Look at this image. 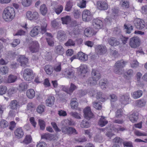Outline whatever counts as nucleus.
Instances as JSON below:
<instances>
[{"instance_id": "nucleus-3", "label": "nucleus", "mask_w": 147, "mask_h": 147, "mask_svg": "<svg viewBox=\"0 0 147 147\" xmlns=\"http://www.w3.org/2000/svg\"><path fill=\"white\" fill-rule=\"evenodd\" d=\"M23 77L24 80L29 81L32 80L34 78V74L32 70L30 69H24L23 72Z\"/></svg>"}, {"instance_id": "nucleus-33", "label": "nucleus", "mask_w": 147, "mask_h": 147, "mask_svg": "<svg viewBox=\"0 0 147 147\" xmlns=\"http://www.w3.org/2000/svg\"><path fill=\"white\" fill-rule=\"evenodd\" d=\"M57 36L58 39L61 41H63L66 38L65 32L62 31H58Z\"/></svg>"}, {"instance_id": "nucleus-53", "label": "nucleus", "mask_w": 147, "mask_h": 147, "mask_svg": "<svg viewBox=\"0 0 147 147\" xmlns=\"http://www.w3.org/2000/svg\"><path fill=\"white\" fill-rule=\"evenodd\" d=\"M32 0H22V5L24 6H28L31 3Z\"/></svg>"}, {"instance_id": "nucleus-61", "label": "nucleus", "mask_w": 147, "mask_h": 147, "mask_svg": "<svg viewBox=\"0 0 147 147\" xmlns=\"http://www.w3.org/2000/svg\"><path fill=\"white\" fill-rule=\"evenodd\" d=\"M27 84L25 82H22L19 85L20 89L22 91L27 89Z\"/></svg>"}, {"instance_id": "nucleus-28", "label": "nucleus", "mask_w": 147, "mask_h": 147, "mask_svg": "<svg viewBox=\"0 0 147 147\" xmlns=\"http://www.w3.org/2000/svg\"><path fill=\"white\" fill-rule=\"evenodd\" d=\"M142 91L139 90L133 92L131 93V94L132 97L134 99H136L140 98L142 95Z\"/></svg>"}, {"instance_id": "nucleus-20", "label": "nucleus", "mask_w": 147, "mask_h": 147, "mask_svg": "<svg viewBox=\"0 0 147 147\" xmlns=\"http://www.w3.org/2000/svg\"><path fill=\"white\" fill-rule=\"evenodd\" d=\"M96 98L99 101L104 102L105 100L106 96L102 92H98L96 93Z\"/></svg>"}, {"instance_id": "nucleus-50", "label": "nucleus", "mask_w": 147, "mask_h": 147, "mask_svg": "<svg viewBox=\"0 0 147 147\" xmlns=\"http://www.w3.org/2000/svg\"><path fill=\"white\" fill-rule=\"evenodd\" d=\"M35 105L32 102L29 103L27 105V109L28 110L32 111L34 110Z\"/></svg>"}, {"instance_id": "nucleus-16", "label": "nucleus", "mask_w": 147, "mask_h": 147, "mask_svg": "<svg viewBox=\"0 0 147 147\" xmlns=\"http://www.w3.org/2000/svg\"><path fill=\"white\" fill-rule=\"evenodd\" d=\"M92 24L94 28L96 29L101 28L103 25L102 22L98 19H94L93 20Z\"/></svg>"}, {"instance_id": "nucleus-8", "label": "nucleus", "mask_w": 147, "mask_h": 147, "mask_svg": "<svg viewBox=\"0 0 147 147\" xmlns=\"http://www.w3.org/2000/svg\"><path fill=\"white\" fill-rule=\"evenodd\" d=\"M83 20L85 22L89 21L92 20V15L88 10L85 9L82 13Z\"/></svg>"}, {"instance_id": "nucleus-22", "label": "nucleus", "mask_w": 147, "mask_h": 147, "mask_svg": "<svg viewBox=\"0 0 147 147\" xmlns=\"http://www.w3.org/2000/svg\"><path fill=\"white\" fill-rule=\"evenodd\" d=\"M77 57L80 60L83 61H86L88 60V55L82 52L78 53Z\"/></svg>"}, {"instance_id": "nucleus-15", "label": "nucleus", "mask_w": 147, "mask_h": 147, "mask_svg": "<svg viewBox=\"0 0 147 147\" xmlns=\"http://www.w3.org/2000/svg\"><path fill=\"white\" fill-rule=\"evenodd\" d=\"M18 61L20 63V65L24 67H25L26 66L28 61V59L24 56L20 55L18 57Z\"/></svg>"}, {"instance_id": "nucleus-4", "label": "nucleus", "mask_w": 147, "mask_h": 147, "mask_svg": "<svg viewBox=\"0 0 147 147\" xmlns=\"http://www.w3.org/2000/svg\"><path fill=\"white\" fill-rule=\"evenodd\" d=\"M29 49L32 53H35L39 51V45L37 41L32 42L29 47Z\"/></svg>"}, {"instance_id": "nucleus-2", "label": "nucleus", "mask_w": 147, "mask_h": 147, "mask_svg": "<svg viewBox=\"0 0 147 147\" xmlns=\"http://www.w3.org/2000/svg\"><path fill=\"white\" fill-rule=\"evenodd\" d=\"M126 63V62L123 60L116 62L114 67V72L117 74H121L123 72V68L125 66Z\"/></svg>"}, {"instance_id": "nucleus-57", "label": "nucleus", "mask_w": 147, "mask_h": 147, "mask_svg": "<svg viewBox=\"0 0 147 147\" xmlns=\"http://www.w3.org/2000/svg\"><path fill=\"white\" fill-rule=\"evenodd\" d=\"M69 114L75 118L79 119H81L80 116L77 112H71L69 113Z\"/></svg>"}, {"instance_id": "nucleus-1", "label": "nucleus", "mask_w": 147, "mask_h": 147, "mask_svg": "<svg viewBox=\"0 0 147 147\" xmlns=\"http://www.w3.org/2000/svg\"><path fill=\"white\" fill-rule=\"evenodd\" d=\"M15 15L14 8L11 7H8L4 10L3 17L6 21H10L14 18Z\"/></svg>"}, {"instance_id": "nucleus-35", "label": "nucleus", "mask_w": 147, "mask_h": 147, "mask_svg": "<svg viewBox=\"0 0 147 147\" xmlns=\"http://www.w3.org/2000/svg\"><path fill=\"white\" fill-rule=\"evenodd\" d=\"M17 78V76L14 75L10 74L8 77L7 80V82L8 83L14 82L16 81Z\"/></svg>"}, {"instance_id": "nucleus-60", "label": "nucleus", "mask_w": 147, "mask_h": 147, "mask_svg": "<svg viewBox=\"0 0 147 147\" xmlns=\"http://www.w3.org/2000/svg\"><path fill=\"white\" fill-rule=\"evenodd\" d=\"M75 42L72 39H70L68 40L67 42L65 44L66 46H74L75 45Z\"/></svg>"}, {"instance_id": "nucleus-19", "label": "nucleus", "mask_w": 147, "mask_h": 147, "mask_svg": "<svg viewBox=\"0 0 147 147\" xmlns=\"http://www.w3.org/2000/svg\"><path fill=\"white\" fill-rule=\"evenodd\" d=\"M109 44L111 46H115L119 44V41L116 38L111 37L108 40Z\"/></svg>"}, {"instance_id": "nucleus-31", "label": "nucleus", "mask_w": 147, "mask_h": 147, "mask_svg": "<svg viewBox=\"0 0 147 147\" xmlns=\"http://www.w3.org/2000/svg\"><path fill=\"white\" fill-rule=\"evenodd\" d=\"M97 80L92 77L89 78L86 82L90 86L95 85L97 83Z\"/></svg>"}, {"instance_id": "nucleus-51", "label": "nucleus", "mask_w": 147, "mask_h": 147, "mask_svg": "<svg viewBox=\"0 0 147 147\" xmlns=\"http://www.w3.org/2000/svg\"><path fill=\"white\" fill-rule=\"evenodd\" d=\"M47 26V24L45 23H44L43 25H41V27H40L41 29V33L42 34H45L47 32L46 28Z\"/></svg>"}, {"instance_id": "nucleus-42", "label": "nucleus", "mask_w": 147, "mask_h": 147, "mask_svg": "<svg viewBox=\"0 0 147 147\" xmlns=\"http://www.w3.org/2000/svg\"><path fill=\"white\" fill-rule=\"evenodd\" d=\"M126 73L127 75H125L124 78L128 80H129L130 78L133 76L134 74L133 70L131 69L128 70Z\"/></svg>"}, {"instance_id": "nucleus-24", "label": "nucleus", "mask_w": 147, "mask_h": 147, "mask_svg": "<svg viewBox=\"0 0 147 147\" xmlns=\"http://www.w3.org/2000/svg\"><path fill=\"white\" fill-rule=\"evenodd\" d=\"M85 35L87 37L95 34L93 29L90 27H88L86 28L84 30Z\"/></svg>"}, {"instance_id": "nucleus-12", "label": "nucleus", "mask_w": 147, "mask_h": 147, "mask_svg": "<svg viewBox=\"0 0 147 147\" xmlns=\"http://www.w3.org/2000/svg\"><path fill=\"white\" fill-rule=\"evenodd\" d=\"M130 100L129 94L128 93H126L121 96L120 100L121 104L125 105L129 104Z\"/></svg>"}, {"instance_id": "nucleus-55", "label": "nucleus", "mask_w": 147, "mask_h": 147, "mask_svg": "<svg viewBox=\"0 0 147 147\" xmlns=\"http://www.w3.org/2000/svg\"><path fill=\"white\" fill-rule=\"evenodd\" d=\"M8 123L5 120L2 119L0 121V128H5L7 126Z\"/></svg>"}, {"instance_id": "nucleus-47", "label": "nucleus", "mask_w": 147, "mask_h": 147, "mask_svg": "<svg viewBox=\"0 0 147 147\" xmlns=\"http://www.w3.org/2000/svg\"><path fill=\"white\" fill-rule=\"evenodd\" d=\"M86 1L85 0H80L78 3V6L81 8H84L86 7Z\"/></svg>"}, {"instance_id": "nucleus-49", "label": "nucleus", "mask_w": 147, "mask_h": 147, "mask_svg": "<svg viewBox=\"0 0 147 147\" xmlns=\"http://www.w3.org/2000/svg\"><path fill=\"white\" fill-rule=\"evenodd\" d=\"M124 30L126 32V33L129 34L130 33L131 31L133 29V26H131L130 27H128L125 24L124 26Z\"/></svg>"}, {"instance_id": "nucleus-46", "label": "nucleus", "mask_w": 147, "mask_h": 147, "mask_svg": "<svg viewBox=\"0 0 147 147\" xmlns=\"http://www.w3.org/2000/svg\"><path fill=\"white\" fill-rule=\"evenodd\" d=\"M54 11L56 13L58 14L60 13L62 11L63 9V7L61 5L58 6V7H54L53 8Z\"/></svg>"}, {"instance_id": "nucleus-11", "label": "nucleus", "mask_w": 147, "mask_h": 147, "mask_svg": "<svg viewBox=\"0 0 147 147\" xmlns=\"http://www.w3.org/2000/svg\"><path fill=\"white\" fill-rule=\"evenodd\" d=\"M77 87L74 84L71 83L69 88H68L65 86H63L62 90L67 94H71L75 90H76Z\"/></svg>"}, {"instance_id": "nucleus-48", "label": "nucleus", "mask_w": 147, "mask_h": 147, "mask_svg": "<svg viewBox=\"0 0 147 147\" xmlns=\"http://www.w3.org/2000/svg\"><path fill=\"white\" fill-rule=\"evenodd\" d=\"M120 5L122 7L125 8H128L129 7V2L127 1H121L120 2Z\"/></svg>"}, {"instance_id": "nucleus-58", "label": "nucleus", "mask_w": 147, "mask_h": 147, "mask_svg": "<svg viewBox=\"0 0 147 147\" xmlns=\"http://www.w3.org/2000/svg\"><path fill=\"white\" fill-rule=\"evenodd\" d=\"M123 140L120 138L119 137H116L113 140V142L115 143L120 144L123 142Z\"/></svg>"}, {"instance_id": "nucleus-56", "label": "nucleus", "mask_w": 147, "mask_h": 147, "mask_svg": "<svg viewBox=\"0 0 147 147\" xmlns=\"http://www.w3.org/2000/svg\"><path fill=\"white\" fill-rule=\"evenodd\" d=\"M123 111L122 109H118L115 112V117L117 118H120L122 116Z\"/></svg>"}, {"instance_id": "nucleus-18", "label": "nucleus", "mask_w": 147, "mask_h": 147, "mask_svg": "<svg viewBox=\"0 0 147 147\" xmlns=\"http://www.w3.org/2000/svg\"><path fill=\"white\" fill-rule=\"evenodd\" d=\"M75 71L71 68L66 69L64 72V74L68 78H72L74 76Z\"/></svg>"}, {"instance_id": "nucleus-40", "label": "nucleus", "mask_w": 147, "mask_h": 147, "mask_svg": "<svg viewBox=\"0 0 147 147\" xmlns=\"http://www.w3.org/2000/svg\"><path fill=\"white\" fill-rule=\"evenodd\" d=\"M81 127L82 128H87L90 127V123L88 121L83 120L81 122L80 124Z\"/></svg>"}, {"instance_id": "nucleus-5", "label": "nucleus", "mask_w": 147, "mask_h": 147, "mask_svg": "<svg viewBox=\"0 0 147 147\" xmlns=\"http://www.w3.org/2000/svg\"><path fill=\"white\" fill-rule=\"evenodd\" d=\"M140 42V40L139 37H134L130 39L129 44L133 48H136L139 46Z\"/></svg>"}, {"instance_id": "nucleus-17", "label": "nucleus", "mask_w": 147, "mask_h": 147, "mask_svg": "<svg viewBox=\"0 0 147 147\" xmlns=\"http://www.w3.org/2000/svg\"><path fill=\"white\" fill-rule=\"evenodd\" d=\"M41 30L40 27L39 26H36L34 27L30 31V34L32 37H35L37 35Z\"/></svg>"}, {"instance_id": "nucleus-13", "label": "nucleus", "mask_w": 147, "mask_h": 147, "mask_svg": "<svg viewBox=\"0 0 147 147\" xmlns=\"http://www.w3.org/2000/svg\"><path fill=\"white\" fill-rule=\"evenodd\" d=\"M96 4L98 9L101 10H107L108 7V4L104 1H98Z\"/></svg>"}, {"instance_id": "nucleus-7", "label": "nucleus", "mask_w": 147, "mask_h": 147, "mask_svg": "<svg viewBox=\"0 0 147 147\" xmlns=\"http://www.w3.org/2000/svg\"><path fill=\"white\" fill-rule=\"evenodd\" d=\"M95 50L98 55H102L106 53L107 49L105 46L100 45L96 46Z\"/></svg>"}, {"instance_id": "nucleus-6", "label": "nucleus", "mask_w": 147, "mask_h": 147, "mask_svg": "<svg viewBox=\"0 0 147 147\" xmlns=\"http://www.w3.org/2000/svg\"><path fill=\"white\" fill-rule=\"evenodd\" d=\"M84 116L86 119L90 120L94 117V114L92 112L90 107H87L83 110Z\"/></svg>"}, {"instance_id": "nucleus-10", "label": "nucleus", "mask_w": 147, "mask_h": 147, "mask_svg": "<svg viewBox=\"0 0 147 147\" xmlns=\"http://www.w3.org/2000/svg\"><path fill=\"white\" fill-rule=\"evenodd\" d=\"M134 23L136 27L138 29H142L145 26L144 21L140 19L136 18L135 19Z\"/></svg>"}, {"instance_id": "nucleus-44", "label": "nucleus", "mask_w": 147, "mask_h": 147, "mask_svg": "<svg viewBox=\"0 0 147 147\" xmlns=\"http://www.w3.org/2000/svg\"><path fill=\"white\" fill-rule=\"evenodd\" d=\"M45 107L44 105H40L37 107L36 111L39 113H42L45 111Z\"/></svg>"}, {"instance_id": "nucleus-54", "label": "nucleus", "mask_w": 147, "mask_h": 147, "mask_svg": "<svg viewBox=\"0 0 147 147\" xmlns=\"http://www.w3.org/2000/svg\"><path fill=\"white\" fill-rule=\"evenodd\" d=\"M7 90V88L4 86H0V94L3 95L6 93Z\"/></svg>"}, {"instance_id": "nucleus-34", "label": "nucleus", "mask_w": 147, "mask_h": 147, "mask_svg": "<svg viewBox=\"0 0 147 147\" xmlns=\"http://www.w3.org/2000/svg\"><path fill=\"white\" fill-rule=\"evenodd\" d=\"M76 100V99L75 98L71 99V100L70 105L71 108L73 109H76L78 107V103Z\"/></svg>"}, {"instance_id": "nucleus-52", "label": "nucleus", "mask_w": 147, "mask_h": 147, "mask_svg": "<svg viewBox=\"0 0 147 147\" xmlns=\"http://www.w3.org/2000/svg\"><path fill=\"white\" fill-rule=\"evenodd\" d=\"M31 140L32 138L29 135H27L25 139L23 141V142L26 144H28L30 143Z\"/></svg>"}, {"instance_id": "nucleus-64", "label": "nucleus", "mask_w": 147, "mask_h": 147, "mask_svg": "<svg viewBox=\"0 0 147 147\" xmlns=\"http://www.w3.org/2000/svg\"><path fill=\"white\" fill-rule=\"evenodd\" d=\"M102 137L99 135L96 136L94 138V141L96 142L100 143L102 142Z\"/></svg>"}, {"instance_id": "nucleus-39", "label": "nucleus", "mask_w": 147, "mask_h": 147, "mask_svg": "<svg viewBox=\"0 0 147 147\" xmlns=\"http://www.w3.org/2000/svg\"><path fill=\"white\" fill-rule=\"evenodd\" d=\"M61 19L62 22V23L63 24H67L70 23L71 20L70 17L68 16L62 17Z\"/></svg>"}, {"instance_id": "nucleus-62", "label": "nucleus", "mask_w": 147, "mask_h": 147, "mask_svg": "<svg viewBox=\"0 0 147 147\" xmlns=\"http://www.w3.org/2000/svg\"><path fill=\"white\" fill-rule=\"evenodd\" d=\"M93 106L96 109L100 110L102 108V106L98 102H94L93 103Z\"/></svg>"}, {"instance_id": "nucleus-37", "label": "nucleus", "mask_w": 147, "mask_h": 147, "mask_svg": "<svg viewBox=\"0 0 147 147\" xmlns=\"http://www.w3.org/2000/svg\"><path fill=\"white\" fill-rule=\"evenodd\" d=\"M136 103L137 106L139 107H142L145 105L146 102L143 99H140L136 100Z\"/></svg>"}, {"instance_id": "nucleus-43", "label": "nucleus", "mask_w": 147, "mask_h": 147, "mask_svg": "<svg viewBox=\"0 0 147 147\" xmlns=\"http://www.w3.org/2000/svg\"><path fill=\"white\" fill-rule=\"evenodd\" d=\"M73 5V3L72 2L68 1L65 7V10L68 11H71Z\"/></svg>"}, {"instance_id": "nucleus-38", "label": "nucleus", "mask_w": 147, "mask_h": 147, "mask_svg": "<svg viewBox=\"0 0 147 147\" xmlns=\"http://www.w3.org/2000/svg\"><path fill=\"white\" fill-rule=\"evenodd\" d=\"M44 69L47 74L49 75L51 74L53 70V67L49 65H46Z\"/></svg>"}, {"instance_id": "nucleus-32", "label": "nucleus", "mask_w": 147, "mask_h": 147, "mask_svg": "<svg viewBox=\"0 0 147 147\" xmlns=\"http://www.w3.org/2000/svg\"><path fill=\"white\" fill-rule=\"evenodd\" d=\"M87 66L86 65L83 64L81 65L79 67V69L78 70L79 72L82 74H85L87 72Z\"/></svg>"}, {"instance_id": "nucleus-21", "label": "nucleus", "mask_w": 147, "mask_h": 147, "mask_svg": "<svg viewBox=\"0 0 147 147\" xmlns=\"http://www.w3.org/2000/svg\"><path fill=\"white\" fill-rule=\"evenodd\" d=\"M92 77L97 81L100 78V74L99 71L96 69H92L91 72Z\"/></svg>"}, {"instance_id": "nucleus-25", "label": "nucleus", "mask_w": 147, "mask_h": 147, "mask_svg": "<svg viewBox=\"0 0 147 147\" xmlns=\"http://www.w3.org/2000/svg\"><path fill=\"white\" fill-rule=\"evenodd\" d=\"M14 134L15 136L18 138H22L24 135V132L21 128H17L14 131Z\"/></svg>"}, {"instance_id": "nucleus-27", "label": "nucleus", "mask_w": 147, "mask_h": 147, "mask_svg": "<svg viewBox=\"0 0 147 147\" xmlns=\"http://www.w3.org/2000/svg\"><path fill=\"white\" fill-rule=\"evenodd\" d=\"M55 52L59 55H62L64 53V49L61 46L57 45L55 47Z\"/></svg>"}, {"instance_id": "nucleus-63", "label": "nucleus", "mask_w": 147, "mask_h": 147, "mask_svg": "<svg viewBox=\"0 0 147 147\" xmlns=\"http://www.w3.org/2000/svg\"><path fill=\"white\" fill-rule=\"evenodd\" d=\"M118 11L119 10L117 8H114L112 9L111 15L112 18H113V17L114 18V16L117 15L118 13Z\"/></svg>"}, {"instance_id": "nucleus-30", "label": "nucleus", "mask_w": 147, "mask_h": 147, "mask_svg": "<svg viewBox=\"0 0 147 147\" xmlns=\"http://www.w3.org/2000/svg\"><path fill=\"white\" fill-rule=\"evenodd\" d=\"M108 123V121L105 119V117L102 116L100 119L98 124L101 127H103Z\"/></svg>"}, {"instance_id": "nucleus-29", "label": "nucleus", "mask_w": 147, "mask_h": 147, "mask_svg": "<svg viewBox=\"0 0 147 147\" xmlns=\"http://www.w3.org/2000/svg\"><path fill=\"white\" fill-rule=\"evenodd\" d=\"M9 106L11 109H16L19 107V103L16 100H13L11 101Z\"/></svg>"}, {"instance_id": "nucleus-26", "label": "nucleus", "mask_w": 147, "mask_h": 147, "mask_svg": "<svg viewBox=\"0 0 147 147\" xmlns=\"http://www.w3.org/2000/svg\"><path fill=\"white\" fill-rule=\"evenodd\" d=\"M138 113L137 112H134L129 115L128 118L132 122L134 123L137 121L138 118Z\"/></svg>"}, {"instance_id": "nucleus-14", "label": "nucleus", "mask_w": 147, "mask_h": 147, "mask_svg": "<svg viewBox=\"0 0 147 147\" xmlns=\"http://www.w3.org/2000/svg\"><path fill=\"white\" fill-rule=\"evenodd\" d=\"M26 16L28 19L30 20H36L38 17V13L36 12H34L33 13L30 11H28L26 13Z\"/></svg>"}, {"instance_id": "nucleus-41", "label": "nucleus", "mask_w": 147, "mask_h": 147, "mask_svg": "<svg viewBox=\"0 0 147 147\" xmlns=\"http://www.w3.org/2000/svg\"><path fill=\"white\" fill-rule=\"evenodd\" d=\"M40 9L41 13L43 15H45L47 12V8L45 4L41 5Z\"/></svg>"}, {"instance_id": "nucleus-23", "label": "nucleus", "mask_w": 147, "mask_h": 147, "mask_svg": "<svg viewBox=\"0 0 147 147\" xmlns=\"http://www.w3.org/2000/svg\"><path fill=\"white\" fill-rule=\"evenodd\" d=\"M55 99L53 96H49L46 101V104L49 107H51L54 104Z\"/></svg>"}, {"instance_id": "nucleus-45", "label": "nucleus", "mask_w": 147, "mask_h": 147, "mask_svg": "<svg viewBox=\"0 0 147 147\" xmlns=\"http://www.w3.org/2000/svg\"><path fill=\"white\" fill-rule=\"evenodd\" d=\"M8 71V68L6 66H3L0 68V73L2 75H5Z\"/></svg>"}, {"instance_id": "nucleus-59", "label": "nucleus", "mask_w": 147, "mask_h": 147, "mask_svg": "<svg viewBox=\"0 0 147 147\" xmlns=\"http://www.w3.org/2000/svg\"><path fill=\"white\" fill-rule=\"evenodd\" d=\"M38 122L40 126V129L42 130H44L45 127V121L39 119Z\"/></svg>"}, {"instance_id": "nucleus-9", "label": "nucleus", "mask_w": 147, "mask_h": 147, "mask_svg": "<svg viewBox=\"0 0 147 147\" xmlns=\"http://www.w3.org/2000/svg\"><path fill=\"white\" fill-rule=\"evenodd\" d=\"M62 133L67 134H77V132L75 129L71 127H63L61 128Z\"/></svg>"}, {"instance_id": "nucleus-36", "label": "nucleus", "mask_w": 147, "mask_h": 147, "mask_svg": "<svg viewBox=\"0 0 147 147\" xmlns=\"http://www.w3.org/2000/svg\"><path fill=\"white\" fill-rule=\"evenodd\" d=\"M27 96L29 98H32L35 96V92L33 89H30L27 90L26 92Z\"/></svg>"}]
</instances>
